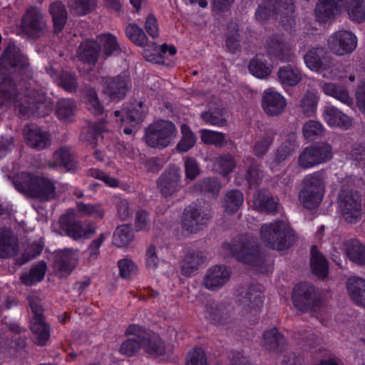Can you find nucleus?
I'll return each mask as SVG.
<instances>
[{
  "label": "nucleus",
  "mask_w": 365,
  "mask_h": 365,
  "mask_svg": "<svg viewBox=\"0 0 365 365\" xmlns=\"http://www.w3.org/2000/svg\"><path fill=\"white\" fill-rule=\"evenodd\" d=\"M299 107L305 116H313L317 111V107L316 96L312 93H307L300 100Z\"/></svg>",
  "instance_id": "nucleus-62"
},
{
  "label": "nucleus",
  "mask_w": 365,
  "mask_h": 365,
  "mask_svg": "<svg viewBox=\"0 0 365 365\" xmlns=\"http://www.w3.org/2000/svg\"><path fill=\"white\" fill-rule=\"evenodd\" d=\"M128 90V79L125 76L118 75L106 81V93L112 101H120L125 96Z\"/></svg>",
  "instance_id": "nucleus-26"
},
{
  "label": "nucleus",
  "mask_w": 365,
  "mask_h": 365,
  "mask_svg": "<svg viewBox=\"0 0 365 365\" xmlns=\"http://www.w3.org/2000/svg\"><path fill=\"white\" fill-rule=\"evenodd\" d=\"M220 187L221 184L216 178H206L196 182L192 186L191 190L193 192L217 197Z\"/></svg>",
  "instance_id": "nucleus-40"
},
{
  "label": "nucleus",
  "mask_w": 365,
  "mask_h": 365,
  "mask_svg": "<svg viewBox=\"0 0 365 365\" xmlns=\"http://www.w3.org/2000/svg\"><path fill=\"white\" fill-rule=\"evenodd\" d=\"M310 266L312 273L318 278L324 279L327 277L329 272L328 262L315 245L311 247Z\"/></svg>",
  "instance_id": "nucleus-31"
},
{
  "label": "nucleus",
  "mask_w": 365,
  "mask_h": 365,
  "mask_svg": "<svg viewBox=\"0 0 365 365\" xmlns=\"http://www.w3.org/2000/svg\"><path fill=\"white\" fill-rule=\"evenodd\" d=\"M98 0H68V6L78 16L91 14L97 6Z\"/></svg>",
  "instance_id": "nucleus-53"
},
{
  "label": "nucleus",
  "mask_w": 365,
  "mask_h": 365,
  "mask_svg": "<svg viewBox=\"0 0 365 365\" xmlns=\"http://www.w3.org/2000/svg\"><path fill=\"white\" fill-rule=\"evenodd\" d=\"M277 76L282 84L292 87L298 84L302 78L301 70L290 65L280 67Z\"/></svg>",
  "instance_id": "nucleus-42"
},
{
  "label": "nucleus",
  "mask_w": 365,
  "mask_h": 365,
  "mask_svg": "<svg viewBox=\"0 0 365 365\" xmlns=\"http://www.w3.org/2000/svg\"><path fill=\"white\" fill-rule=\"evenodd\" d=\"M46 264L41 261L32 266L28 272L21 274L20 279L22 284L31 287L41 282L45 277L46 272Z\"/></svg>",
  "instance_id": "nucleus-39"
},
{
  "label": "nucleus",
  "mask_w": 365,
  "mask_h": 365,
  "mask_svg": "<svg viewBox=\"0 0 365 365\" xmlns=\"http://www.w3.org/2000/svg\"><path fill=\"white\" fill-rule=\"evenodd\" d=\"M19 241L14 232L7 227L0 228V258L15 256L19 251Z\"/></svg>",
  "instance_id": "nucleus-24"
},
{
  "label": "nucleus",
  "mask_w": 365,
  "mask_h": 365,
  "mask_svg": "<svg viewBox=\"0 0 365 365\" xmlns=\"http://www.w3.org/2000/svg\"><path fill=\"white\" fill-rule=\"evenodd\" d=\"M58 85L69 93L76 91L78 87V83L76 73L69 71H63L58 79Z\"/></svg>",
  "instance_id": "nucleus-57"
},
{
  "label": "nucleus",
  "mask_w": 365,
  "mask_h": 365,
  "mask_svg": "<svg viewBox=\"0 0 365 365\" xmlns=\"http://www.w3.org/2000/svg\"><path fill=\"white\" fill-rule=\"evenodd\" d=\"M346 288L351 299L361 306L365 299V280L358 277H350L347 280Z\"/></svg>",
  "instance_id": "nucleus-41"
},
{
  "label": "nucleus",
  "mask_w": 365,
  "mask_h": 365,
  "mask_svg": "<svg viewBox=\"0 0 365 365\" xmlns=\"http://www.w3.org/2000/svg\"><path fill=\"white\" fill-rule=\"evenodd\" d=\"M43 247V242H35L31 243L25 249L21 257L18 259V263L21 265L36 258L42 252Z\"/></svg>",
  "instance_id": "nucleus-64"
},
{
  "label": "nucleus",
  "mask_w": 365,
  "mask_h": 365,
  "mask_svg": "<svg viewBox=\"0 0 365 365\" xmlns=\"http://www.w3.org/2000/svg\"><path fill=\"white\" fill-rule=\"evenodd\" d=\"M287 106L285 98L274 88L266 89L262 98V107L264 113L269 116L282 114Z\"/></svg>",
  "instance_id": "nucleus-21"
},
{
  "label": "nucleus",
  "mask_w": 365,
  "mask_h": 365,
  "mask_svg": "<svg viewBox=\"0 0 365 365\" xmlns=\"http://www.w3.org/2000/svg\"><path fill=\"white\" fill-rule=\"evenodd\" d=\"M200 117L206 124L211 125L223 127L227 123L224 110L220 108H210L207 110L201 113Z\"/></svg>",
  "instance_id": "nucleus-50"
},
{
  "label": "nucleus",
  "mask_w": 365,
  "mask_h": 365,
  "mask_svg": "<svg viewBox=\"0 0 365 365\" xmlns=\"http://www.w3.org/2000/svg\"><path fill=\"white\" fill-rule=\"evenodd\" d=\"M262 292L256 285H251L245 297L240 299V304L243 306L245 312H253L254 315L259 313V309L263 304Z\"/></svg>",
  "instance_id": "nucleus-28"
},
{
  "label": "nucleus",
  "mask_w": 365,
  "mask_h": 365,
  "mask_svg": "<svg viewBox=\"0 0 365 365\" xmlns=\"http://www.w3.org/2000/svg\"><path fill=\"white\" fill-rule=\"evenodd\" d=\"M230 276L231 270L228 267L215 265L207 269L203 284L207 289L216 290L225 284L229 281Z\"/></svg>",
  "instance_id": "nucleus-22"
},
{
  "label": "nucleus",
  "mask_w": 365,
  "mask_h": 365,
  "mask_svg": "<svg viewBox=\"0 0 365 365\" xmlns=\"http://www.w3.org/2000/svg\"><path fill=\"white\" fill-rule=\"evenodd\" d=\"M125 336L134 335L141 341L142 349L145 353L155 357L165 354V344L159 334L145 327L131 324L125 331Z\"/></svg>",
  "instance_id": "nucleus-9"
},
{
  "label": "nucleus",
  "mask_w": 365,
  "mask_h": 365,
  "mask_svg": "<svg viewBox=\"0 0 365 365\" xmlns=\"http://www.w3.org/2000/svg\"><path fill=\"white\" fill-rule=\"evenodd\" d=\"M180 129L182 136L180 140L177 144L176 149L179 153H186L195 145L196 137L187 124H182Z\"/></svg>",
  "instance_id": "nucleus-51"
},
{
  "label": "nucleus",
  "mask_w": 365,
  "mask_h": 365,
  "mask_svg": "<svg viewBox=\"0 0 365 365\" xmlns=\"http://www.w3.org/2000/svg\"><path fill=\"white\" fill-rule=\"evenodd\" d=\"M292 299L294 307L303 312H317L323 304L320 292L312 284L307 282L295 285Z\"/></svg>",
  "instance_id": "nucleus-8"
},
{
  "label": "nucleus",
  "mask_w": 365,
  "mask_h": 365,
  "mask_svg": "<svg viewBox=\"0 0 365 365\" xmlns=\"http://www.w3.org/2000/svg\"><path fill=\"white\" fill-rule=\"evenodd\" d=\"M88 176L102 181L106 186L116 188L119 186V180L110 176L98 168H90L87 171Z\"/></svg>",
  "instance_id": "nucleus-63"
},
{
  "label": "nucleus",
  "mask_w": 365,
  "mask_h": 365,
  "mask_svg": "<svg viewBox=\"0 0 365 365\" xmlns=\"http://www.w3.org/2000/svg\"><path fill=\"white\" fill-rule=\"evenodd\" d=\"M306 66L312 71L320 72L329 68L331 56L327 47H312L304 56Z\"/></svg>",
  "instance_id": "nucleus-19"
},
{
  "label": "nucleus",
  "mask_w": 365,
  "mask_h": 365,
  "mask_svg": "<svg viewBox=\"0 0 365 365\" xmlns=\"http://www.w3.org/2000/svg\"><path fill=\"white\" fill-rule=\"evenodd\" d=\"M177 129L173 123L161 120L150 125L145 133V141L151 148H164L168 147L176 136Z\"/></svg>",
  "instance_id": "nucleus-10"
},
{
  "label": "nucleus",
  "mask_w": 365,
  "mask_h": 365,
  "mask_svg": "<svg viewBox=\"0 0 365 365\" xmlns=\"http://www.w3.org/2000/svg\"><path fill=\"white\" fill-rule=\"evenodd\" d=\"M12 182L19 192L41 202L49 201L56 197V187L46 178L21 172L13 178Z\"/></svg>",
  "instance_id": "nucleus-3"
},
{
  "label": "nucleus",
  "mask_w": 365,
  "mask_h": 365,
  "mask_svg": "<svg viewBox=\"0 0 365 365\" xmlns=\"http://www.w3.org/2000/svg\"><path fill=\"white\" fill-rule=\"evenodd\" d=\"M343 9H346L349 18L356 23L365 19L364 0H318L314 9L316 20L327 23L339 15Z\"/></svg>",
  "instance_id": "nucleus-2"
},
{
  "label": "nucleus",
  "mask_w": 365,
  "mask_h": 365,
  "mask_svg": "<svg viewBox=\"0 0 365 365\" xmlns=\"http://www.w3.org/2000/svg\"><path fill=\"white\" fill-rule=\"evenodd\" d=\"M58 222L65 235L75 241L90 238L95 233V229L90 224L76 219L73 210H68L61 215Z\"/></svg>",
  "instance_id": "nucleus-14"
},
{
  "label": "nucleus",
  "mask_w": 365,
  "mask_h": 365,
  "mask_svg": "<svg viewBox=\"0 0 365 365\" xmlns=\"http://www.w3.org/2000/svg\"><path fill=\"white\" fill-rule=\"evenodd\" d=\"M346 254L352 262L365 264V246L358 240H350L346 244Z\"/></svg>",
  "instance_id": "nucleus-48"
},
{
  "label": "nucleus",
  "mask_w": 365,
  "mask_h": 365,
  "mask_svg": "<svg viewBox=\"0 0 365 365\" xmlns=\"http://www.w3.org/2000/svg\"><path fill=\"white\" fill-rule=\"evenodd\" d=\"M323 117L331 127H338L347 130L351 125L350 118L333 106H326L323 111Z\"/></svg>",
  "instance_id": "nucleus-27"
},
{
  "label": "nucleus",
  "mask_w": 365,
  "mask_h": 365,
  "mask_svg": "<svg viewBox=\"0 0 365 365\" xmlns=\"http://www.w3.org/2000/svg\"><path fill=\"white\" fill-rule=\"evenodd\" d=\"M26 300L33 314L31 319H45L43 308L39 294L36 292H30L26 297Z\"/></svg>",
  "instance_id": "nucleus-61"
},
{
  "label": "nucleus",
  "mask_w": 365,
  "mask_h": 365,
  "mask_svg": "<svg viewBox=\"0 0 365 365\" xmlns=\"http://www.w3.org/2000/svg\"><path fill=\"white\" fill-rule=\"evenodd\" d=\"M77 254L71 250H65L56 253L54 267L56 270L70 274L77 264Z\"/></svg>",
  "instance_id": "nucleus-29"
},
{
  "label": "nucleus",
  "mask_w": 365,
  "mask_h": 365,
  "mask_svg": "<svg viewBox=\"0 0 365 365\" xmlns=\"http://www.w3.org/2000/svg\"><path fill=\"white\" fill-rule=\"evenodd\" d=\"M265 53L273 63H294L297 58L292 47H264Z\"/></svg>",
  "instance_id": "nucleus-36"
},
{
  "label": "nucleus",
  "mask_w": 365,
  "mask_h": 365,
  "mask_svg": "<svg viewBox=\"0 0 365 365\" xmlns=\"http://www.w3.org/2000/svg\"><path fill=\"white\" fill-rule=\"evenodd\" d=\"M212 217L210 210H202L197 204H191L186 207L183 212L182 227L185 230L196 233L202 230Z\"/></svg>",
  "instance_id": "nucleus-17"
},
{
  "label": "nucleus",
  "mask_w": 365,
  "mask_h": 365,
  "mask_svg": "<svg viewBox=\"0 0 365 365\" xmlns=\"http://www.w3.org/2000/svg\"><path fill=\"white\" fill-rule=\"evenodd\" d=\"M20 29L26 38L36 40L43 37L47 31L46 21L41 9L29 6L23 14Z\"/></svg>",
  "instance_id": "nucleus-11"
},
{
  "label": "nucleus",
  "mask_w": 365,
  "mask_h": 365,
  "mask_svg": "<svg viewBox=\"0 0 365 365\" xmlns=\"http://www.w3.org/2000/svg\"><path fill=\"white\" fill-rule=\"evenodd\" d=\"M24 138L30 148L41 150L50 145L49 135L34 123L27 124L24 128Z\"/></svg>",
  "instance_id": "nucleus-23"
},
{
  "label": "nucleus",
  "mask_w": 365,
  "mask_h": 365,
  "mask_svg": "<svg viewBox=\"0 0 365 365\" xmlns=\"http://www.w3.org/2000/svg\"><path fill=\"white\" fill-rule=\"evenodd\" d=\"M254 205L257 210L267 213L274 212L277 210V202L272 196L266 191L259 190L253 197Z\"/></svg>",
  "instance_id": "nucleus-43"
},
{
  "label": "nucleus",
  "mask_w": 365,
  "mask_h": 365,
  "mask_svg": "<svg viewBox=\"0 0 365 365\" xmlns=\"http://www.w3.org/2000/svg\"><path fill=\"white\" fill-rule=\"evenodd\" d=\"M12 68L25 71L28 78L34 77V71L30 67L29 58L21 53L19 47H6L0 57V72Z\"/></svg>",
  "instance_id": "nucleus-16"
},
{
  "label": "nucleus",
  "mask_w": 365,
  "mask_h": 365,
  "mask_svg": "<svg viewBox=\"0 0 365 365\" xmlns=\"http://www.w3.org/2000/svg\"><path fill=\"white\" fill-rule=\"evenodd\" d=\"M204 259L205 257L200 251H189L180 262L181 274L185 277H190L199 269L200 265L203 263Z\"/></svg>",
  "instance_id": "nucleus-33"
},
{
  "label": "nucleus",
  "mask_w": 365,
  "mask_h": 365,
  "mask_svg": "<svg viewBox=\"0 0 365 365\" xmlns=\"http://www.w3.org/2000/svg\"><path fill=\"white\" fill-rule=\"evenodd\" d=\"M325 94L332 96L344 104L350 105L353 103L352 98L345 86L337 85L332 83H326L323 86Z\"/></svg>",
  "instance_id": "nucleus-45"
},
{
  "label": "nucleus",
  "mask_w": 365,
  "mask_h": 365,
  "mask_svg": "<svg viewBox=\"0 0 365 365\" xmlns=\"http://www.w3.org/2000/svg\"><path fill=\"white\" fill-rule=\"evenodd\" d=\"M334 158L332 145L327 141L314 142L299 153L297 163L302 170H309L326 164Z\"/></svg>",
  "instance_id": "nucleus-7"
},
{
  "label": "nucleus",
  "mask_w": 365,
  "mask_h": 365,
  "mask_svg": "<svg viewBox=\"0 0 365 365\" xmlns=\"http://www.w3.org/2000/svg\"><path fill=\"white\" fill-rule=\"evenodd\" d=\"M297 135L289 133L277 148L274 155V161L281 163L290 158L298 148Z\"/></svg>",
  "instance_id": "nucleus-35"
},
{
  "label": "nucleus",
  "mask_w": 365,
  "mask_h": 365,
  "mask_svg": "<svg viewBox=\"0 0 365 365\" xmlns=\"http://www.w3.org/2000/svg\"><path fill=\"white\" fill-rule=\"evenodd\" d=\"M260 237L267 247L279 251L289 249L296 240L294 230L282 220L262 225Z\"/></svg>",
  "instance_id": "nucleus-4"
},
{
  "label": "nucleus",
  "mask_w": 365,
  "mask_h": 365,
  "mask_svg": "<svg viewBox=\"0 0 365 365\" xmlns=\"http://www.w3.org/2000/svg\"><path fill=\"white\" fill-rule=\"evenodd\" d=\"M168 47H143L142 55L147 61L163 64Z\"/></svg>",
  "instance_id": "nucleus-55"
},
{
  "label": "nucleus",
  "mask_w": 365,
  "mask_h": 365,
  "mask_svg": "<svg viewBox=\"0 0 365 365\" xmlns=\"http://www.w3.org/2000/svg\"><path fill=\"white\" fill-rule=\"evenodd\" d=\"M327 46H357V38L351 31L340 30L329 36Z\"/></svg>",
  "instance_id": "nucleus-46"
},
{
  "label": "nucleus",
  "mask_w": 365,
  "mask_h": 365,
  "mask_svg": "<svg viewBox=\"0 0 365 365\" xmlns=\"http://www.w3.org/2000/svg\"><path fill=\"white\" fill-rule=\"evenodd\" d=\"M86 98L88 109L95 115H101L104 108L101 103L96 91L91 87L86 88Z\"/></svg>",
  "instance_id": "nucleus-59"
},
{
  "label": "nucleus",
  "mask_w": 365,
  "mask_h": 365,
  "mask_svg": "<svg viewBox=\"0 0 365 365\" xmlns=\"http://www.w3.org/2000/svg\"><path fill=\"white\" fill-rule=\"evenodd\" d=\"M347 158L357 167L365 166V143H354L347 153Z\"/></svg>",
  "instance_id": "nucleus-58"
},
{
  "label": "nucleus",
  "mask_w": 365,
  "mask_h": 365,
  "mask_svg": "<svg viewBox=\"0 0 365 365\" xmlns=\"http://www.w3.org/2000/svg\"><path fill=\"white\" fill-rule=\"evenodd\" d=\"M106 124V121L103 120L89 124L81 133V139L86 142L87 145H96L99 137L101 136L103 133L107 131Z\"/></svg>",
  "instance_id": "nucleus-38"
},
{
  "label": "nucleus",
  "mask_w": 365,
  "mask_h": 365,
  "mask_svg": "<svg viewBox=\"0 0 365 365\" xmlns=\"http://www.w3.org/2000/svg\"><path fill=\"white\" fill-rule=\"evenodd\" d=\"M134 237L132 228L127 225L118 226L113 233V243L118 247L127 246Z\"/></svg>",
  "instance_id": "nucleus-52"
},
{
  "label": "nucleus",
  "mask_w": 365,
  "mask_h": 365,
  "mask_svg": "<svg viewBox=\"0 0 365 365\" xmlns=\"http://www.w3.org/2000/svg\"><path fill=\"white\" fill-rule=\"evenodd\" d=\"M148 108L142 101H134L122 110H115V117H120V120L133 127L142 123L146 115Z\"/></svg>",
  "instance_id": "nucleus-20"
},
{
  "label": "nucleus",
  "mask_w": 365,
  "mask_h": 365,
  "mask_svg": "<svg viewBox=\"0 0 365 365\" xmlns=\"http://www.w3.org/2000/svg\"><path fill=\"white\" fill-rule=\"evenodd\" d=\"M222 248L230 251L239 262L252 266H262L263 259L259 247L255 241L242 235L238 239L230 242H224Z\"/></svg>",
  "instance_id": "nucleus-6"
},
{
  "label": "nucleus",
  "mask_w": 365,
  "mask_h": 365,
  "mask_svg": "<svg viewBox=\"0 0 365 365\" xmlns=\"http://www.w3.org/2000/svg\"><path fill=\"white\" fill-rule=\"evenodd\" d=\"M213 166L221 175L225 177L232 172L236 167L235 158L230 153L220 155L215 158Z\"/></svg>",
  "instance_id": "nucleus-47"
},
{
  "label": "nucleus",
  "mask_w": 365,
  "mask_h": 365,
  "mask_svg": "<svg viewBox=\"0 0 365 365\" xmlns=\"http://www.w3.org/2000/svg\"><path fill=\"white\" fill-rule=\"evenodd\" d=\"M204 317L210 324L222 327L228 334L237 336L240 331L237 321L232 318L230 310L225 305L215 302L207 304Z\"/></svg>",
  "instance_id": "nucleus-12"
},
{
  "label": "nucleus",
  "mask_w": 365,
  "mask_h": 365,
  "mask_svg": "<svg viewBox=\"0 0 365 365\" xmlns=\"http://www.w3.org/2000/svg\"><path fill=\"white\" fill-rule=\"evenodd\" d=\"M287 344L286 338L276 327L266 330L263 334L262 346L269 352H282Z\"/></svg>",
  "instance_id": "nucleus-25"
},
{
  "label": "nucleus",
  "mask_w": 365,
  "mask_h": 365,
  "mask_svg": "<svg viewBox=\"0 0 365 365\" xmlns=\"http://www.w3.org/2000/svg\"><path fill=\"white\" fill-rule=\"evenodd\" d=\"M302 187L298 193L300 204L307 210H314L322 202L325 185L320 171L305 175L302 180Z\"/></svg>",
  "instance_id": "nucleus-5"
},
{
  "label": "nucleus",
  "mask_w": 365,
  "mask_h": 365,
  "mask_svg": "<svg viewBox=\"0 0 365 365\" xmlns=\"http://www.w3.org/2000/svg\"><path fill=\"white\" fill-rule=\"evenodd\" d=\"M302 133L306 140H314L324 135V128L320 122L309 120L304 124Z\"/></svg>",
  "instance_id": "nucleus-56"
},
{
  "label": "nucleus",
  "mask_w": 365,
  "mask_h": 365,
  "mask_svg": "<svg viewBox=\"0 0 365 365\" xmlns=\"http://www.w3.org/2000/svg\"><path fill=\"white\" fill-rule=\"evenodd\" d=\"M295 11L294 0H263L255 11V19L259 22L267 20L272 14L293 21Z\"/></svg>",
  "instance_id": "nucleus-13"
},
{
  "label": "nucleus",
  "mask_w": 365,
  "mask_h": 365,
  "mask_svg": "<svg viewBox=\"0 0 365 365\" xmlns=\"http://www.w3.org/2000/svg\"><path fill=\"white\" fill-rule=\"evenodd\" d=\"M266 56V53H257L248 65L250 73L258 78H265L272 73L273 66L267 63Z\"/></svg>",
  "instance_id": "nucleus-34"
},
{
  "label": "nucleus",
  "mask_w": 365,
  "mask_h": 365,
  "mask_svg": "<svg viewBox=\"0 0 365 365\" xmlns=\"http://www.w3.org/2000/svg\"><path fill=\"white\" fill-rule=\"evenodd\" d=\"M49 13L52 17L55 32L62 31L68 19V12L64 4L61 1L51 3L49 6Z\"/></svg>",
  "instance_id": "nucleus-37"
},
{
  "label": "nucleus",
  "mask_w": 365,
  "mask_h": 365,
  "mask_svg": "<svg viewBox=\"0 0 365 365\" xmlns=\"http://www.w3.org/2000/svg\"><path fill=\"white\" fill-rule=\"evenodd\" d=\"M339 207L345 220L357 222L361 217V195L358 191L341 190L338 197Z\"/></svg>",
  "instance_id": "nucleus-15"
},
{
  "label": "nucleus",
  "mask_w": 365,
  "mask_h": 365,
  "mask_svg": "<svg viewBox=\"0 0 365 365\" xmlns=\"http://www.w3.org/2000/svg\"><path fill=\"white\" fill-rule=\"evenodd\" d=\"M76 106L72 99H61L56 106V115L57 118L64 122H71L75 115Z\"/></svg>",
  "instance_id": "nucleus-44"
},
{
  "label": "nucleus",
  "mask_w": 365,
  "mask_h": 365,
  "mask_svg": "<svg viewBox=\"0 0 365 365\" xmlns=\"http://www.w3.org/2000/svg\"><path fill=\"white\" fill-rule=\"evenodd\" d=\"M30 329L34 334V342L39 346H46L51 337L50 325L45 319H31Z\"/></svg>",
  "instance_id": "nucleus-32"
},
{
  "label": "nucleus",
  "mask_w": 365,
  "mask_h": 365,
  "mask_svg": "<svg viewBox=\"0 0 365 365\" xmlns=\"http://www.w3.org/2000/svg\"><path fill=\"white\" fill-rule=\"evenodd\" d=\"M14 101L15 110L21 118H29L38 115V110L44 104L45 96L34 88H26L22 93L17 91L14 81L5 77L0 81V107Z\"/></svg>",
  "instance_id": "nucleus-1"
},
{
  "label": "nucleus",
  "mask_w": 365,
  "mask_h": 365,
  "mask_svg": "<svg viewBox=\"0 0 365 365\" xmlns=\"http://www.w3.org/2000/svg\"><path fill=\"white\" fill-rule=\"evenodd\" d=\"M180 169L170 165L158 178L156 185L163 197L167 198L178 193L182 188Z\"/></svg>",
  "instance_id": "nucleus-18"
},
{
  "label": "nucleus",
  "mask_w": 365,
  "mask_h": 365,
  "mask_svg": "<svg viewBox=\"0 0 365 365\" xmlns=\"http://www.w3.org/2000/svg\"><path fill=\"white\" fill-rule=\"evenodd\" d=\"M125 33L135 46H147V36L144 31L136 24H129L125 29Z\"/></svg>",
  "instance_id": "nucleus-60"
},
{
  "label": "nucleus",
  "mask_w": 365,
  "mask_h": 365,
  "mask_svg": "<svg viewBox=\"0 0 365 365\" xmlns=\"http://www.w3.org/2000/svg\"><path fill=\"white\" fill-rule=\"evenodd\" d=\"M244 202V195L242 192L237 190H231L227 192L223 206L225 210L228 213L237 212Z\"/></svg>",
  "instance_id": "nucleus-49"
},
{
  "label": "nucleus",
  "mask_w": 365,
  "mask_h": 365,
  "mask_svg": "<svg viewBox=\"0 0 365 365\" xmlns=\"http://www.w3.org/2000/svg\"><path fill=\"white\" fill-rule=\"evenodd\" d=\"M53 164L66 169L68 172H76L78 169V162L71 150L67 147H61L53 155Z\"/></svg>",
  "instance_id": "nucleus-30"
},
{
  "label": "nucleus",
  "mask_w": 365,
  "mask_h": 365,
  "mask_svg": "<svg viewBox=\"0 0 365 365\" xmlns=\"http://www.w3.org/2000/svg\"><path fill=\"white\" fill-rule=\"evenodd\" d=\"M200 133L202 142L206 145H213L217 148H222L227 144L223 133L202 129L200 130Z\"/></svg>",
  "instance_id": "nucleus-54"
}]
</instances>
